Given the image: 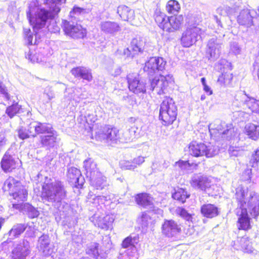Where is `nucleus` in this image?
Instances as JSON below:
<instances>
[{
	"mask_svg": "<svg viewBox=\"0 0 259 259\" xmlns=\"http://www.w3.org/2000/svg\"><path fill=\"white\" fill-rule=\"evenodd\" d=\"M66 0H44V7L36 8L32 4L28 7L27 17L35 32L47 24L48 30L56 33L60 27L56 24L55 18L61 10V6Z\"/></svg>",
	"mask_w": 259,
	"mask_h": 259,
	"instance_id": "1",
	"label": "nucleus"
},
{
	"mask_svg": "<svg viewBox=\"0 0 259 259\" xmlns=\"http://www.w3.org/2000/svg\"><path fill=\"white\" fill-rule=\"evenodd\" d=\"M246 194L247 192L242 187H238L236 189L235 197L238 202L237 214L239 217L238 221V228L244 230L250 228L248 212L253 218L259 215V195L251 192L247 199L246 198Z\"/></svg>",
	"mask_w": 259,
	"mask_h": 259,
	"instance_id": "2",
	"label": "nucleus"
},
{
	"mask_svg": "<svg viewBox=\"0 0 259 259\" xmlns=\"http://www.w3.org/2000/svg\"><path fill=\"white\" fill-rule=\"evenodd\" d=\"M28 131L33 138L39 136L38 141L34 144L36 148L56 150L59 147L60 139L50 124L34 121L29 124Z\"/></svg>",
	"mask_w": 259,
	"mask_h": 259,
	"instance_id": "3",
	"label": "nucleus"
},
{
	"mask_svg": "<svg viewBox=\"0 0 259 259\" xmlns=\"http://www.w3.org/2000/svg\"><path fill=\"white\" fill-rule=\"evenodd\" d=\"M41 197L44 202L51 203L58 211H63L62 201L66 197V191L62 182L46 177L42 186Z\"/></svg>",
	"mask_w": 259,
	"mask_h": 259,
	"instance_id": "4",
	"label": "nucleus"
},
{
	"mask_svg": "<svg viewBox=\"0 0 259 259\" xmlns=\"http://www.w3.org/2000/svg\"><path fill=\"white\" fill-rule=\"evenodd\" d=\"M83 167L87 178L92 186L97 190H103L108 186L106 178L98 170L97 164L93 159H85L83 161Z\"/></svg>",
	"mask_w": 259,
	"mask_h": 259,
	"instance_id": "5",
	"label": "nucleus"
},
{
	"mask_svg": "<svg viewBox=\"0 0 259 259\" xmlns=\"http://www.w3.org/2000/svg\"><path fill=\"white\" fill-rule=\"evenodd\" d=\"M154 18L158 26L168 32L178 30L184 20L182 15L168 17L158 8L154 12Z\"/></svg>",
	"mask_w": 259,
	"mask_h": 259,
	"instance_id": "6",
	"label": "nucleus"
},
{
	"mask_svg": "<svg viewBox=\"0 0 259 259\" xmlns=\"http://www.w3.org/2000/svg\"><path fill=\"white\" fill-rule=\"evenodd\" d=\"M208 128L211 137L215 140L222 138L229 141L236 136L232 124H228L219 120L209 124Z\"/></svg>",
	"mask_w": 259,
	"mask_h": 259,
	"instance_id": "7",
	"label": "nucleus"
},
{
	"mask_svg": "<svg viewBox=\"0 0 259 259\" xmlns=\"http://www.w3.org/2000/svg\"><path fill=\"white\" fill-rule=\"evenodd\" d=\"M177 107L173 99L166 97L160 105L159 119L164 125L172 124L176 119Z\"/></svg>",
	"mask_w": 259,
	"mask_h": 259,
	"instance_id": "8",
	"label": "nucleus"
},
{
	"mask_svg": "<svg viewBox=\"0 0 259 259\" xmlns=\"http://www.w3.org/2000/svg\"><path fill=\"white\" fill-rule=\"evenodd\" d=\"M190 154L195 157H200L205 155L206 157H211L217 154L218 147L211 144L208 145L195 141L192 142L189 146Z\"/></svg>",
	"mask_w": 259,
	"mask_h": 259,
	"instance_id": "9",
	"label": "nucleus"
},
{
	"mask_svg": "<svg viewBox=\"0 0 259 259\" xmlns=\"http://www.w3.org/2000/svg\"><path fill=\"white\" fill-rule=\"evenodd\" d=\"M95 138L98 141H105L111 143H117L120 142L121 136L119 131L115 127L110 125L101 126L96 132Z\"/></svg>",
	"mask_w": 259,
	"mask_h": 259,
	"instance_id": "10",
	"label": "nucleus"
},
{
	"mask_svg": "<svg viewBox=\"0 0 259 259\" xmlns=\"http://www.w3.org/2000/svg\"><path fill=\"white\" fill-rule=\"evenodd\" d=\"M150 90L154 91L158 95L165 94L167 88L169 84L174 82L173 76L170 74L165 76L160 74L158 76H155L152 79H150Z\"/></svg>",
	"mask_w": 259,
	"mask_h": 259,
	"instance_id": "11",
	"label": "nucleus"
},
{
	"mask_svg": "<svg viewBox=\"0 0 259 259\" xmlns=\"http://www.w3.org/2000/svg\"><path fill=\"white\" fill-rule=\"evenodd\" d=\"M104 241L107 242L105 246H100L97 242H91L87 245L86 252L96 259H105L109 250L111 247V243L109 238Z\"/></svg>",
	"mask_w": 259,
	"mask_h": 259,
	"instance_id": "12",
	"label": "nucleus"
},
{
	"mask_svg": "<svg viewBox=\"0 0 259 259\" xmlns=\"http://www.w3.org/2000/svg\"><path fill=\"white\" fill-rule=\"evenodd\" d=\"M235 98L243 109H248L252 112L257 113L259 111V100L249 96L245 91L237 92Z\"/></svg>",
	"mask_w": 259,
	"mask_h": 259,
	"instance_id": "13",
	"label": "nucleus"
},
{
	"mask_svg": "<svg viewBox=\"0 0 259 259\" xmlns=\"http://www.w3.org/2000/svg\"><path fill=\"white\" fill-rule=\"evenodd\" d=\"M31 253L30 242L23 239L14 244L11 253V259H27Z\"/></svg>",
	"mask_w": 259,
	"mask_h": 259,
	"instance_id": "14",
	"label": "nucleus"
},
{
	"mask_svg": "<svg viewBox=\"0 0 259 259\" xmlns=\"http://www.w3.org/2000/svg\"><path fill=\"white\" fill-rule=\"evenodd\" d=\"M166 62L161 57H151L146 62L144 71L149 76L159 74L165 69Z\"/></svg>",
	"mask_w": 259,
	"mask_h": 259,
	"instance_id": "15",
	"label": "nucleus"
},
{
	"mask_svg": "<svg viewBox=\"0 0 259 259\" xmlns=\"http://www.w3.org/2000/svg\"><path fill=\"white\" fill-rule=\"evenodd\" d=\"M202 30L199 27H187L181 37V44L184 47H190L201 38Z\"/></svg>",
	"mask_w": 259,
	"mask_h": 259,
	"instance_id": "16",
	"label": "nucleus"
},
{
	"mask_svg": "<svg viewBox=\"0 0 259 259\" xmlns=\"http://www.w3.org/2000/svg\"><path fill=\"white\" fill-rule=\"evenodd\" d=\"M62 26L65 34L73 38H82L86 35V30L77 23L63 20Z\"/></svg>",
	"mask_w": 259,
	"mask_h": 259,
	"instance_id": "17",
	"label": "nucleus"
},
{
	"mask_svg": "<svg viewBox=\"0 0 259 259\" xmlns=\"http://www.w3.org/2000/svg\"><path fill=\"white\" fill-rule=\"evenodd\" d=\"M20 160L12 148L9 149L3 157L1 164L3 170L10 171L18 166Z\"/></svg>",
	"mask_w": 259,
	"mask_h": 259,
	"instance_id": "18",
	"label": "nucleus"
},
{
	"mask_svg": "<svg viewBox=\"0 0 259 259\" xmlns=\"http://www.w3.org/2000/svg\"><path fill=\"white\" fill-rule=\"evenodd\" d=\"M128 87L130 91L135 94L146 92L145 83L141 81L139 75L136 73H130L127 75Z\"/></svg>",
	"mask_w": 259,
	"mask_h": 259,
	"instance_id": "19",
	"label": "nucleus"
},
{
	"mask_svg": "<svg viewBox=\"0 0 259 259\" xmlns=\"http://www.w3.org/2000/svg\"><path fill=\"white\" fill-rule=\"evenodd\" d=\"M191 185L195 189L205 191H207L211 186L208 178L200 173L195 174L192 176Z\"/></svg>",
	"mask_w": 259,
	"mask_h": 259,
	"instance_id": "20",
	"label": "nucleus"
},
{
	"mask_svg": "<svg viewBox=\"0 0 259 259\" xmlns=\"http://www.w3.org/2000/svg\"><path fill=\"white\" fill-rule=\"evenodd\" d=\"M221 44L216 38H212L209 39L206 51V56L208 60L212 61L216 60L220 56Z\"/></svg>",
	"mask_w": 259,
	"mask_h": 259,
	"instance_id": "21",
	"label": "nucleus"
},
{
	"mask_svg": "<svg viewBox=\"0 0 259 259\" xmlns=\"http://www.w3.org/2000/svg\"><path fill=\"white\" fill-rule=\"evenodd\" d=\"M144 46V40L140 37H137L132 39L130 48L124 50V55L127 57H133L135 55L143 51Z\"/></svg>",
	"mask_w": 259,
	"mask_h": 259,
	"instance_id": "22",
	"label": "nucleus"
},
{
	"mask_svg": "<svg viewBox=\"0 0 259 259\" xmlns=\"http://www.w3.org/2000/svg\"><path fill=\"white\" fill-rule=\"evenodd\" d=\"M67 179L69 183L75 185L76 187L81 188L84 182V179L81 175L79 169L71 167L68 169Z\"/></svg>",
	"mask_w": 259,
	"mask_h": 259,
	"instance_id": "23",
	"label": "nucleus"
},
{
	"mask_svg": "<svg viewBox=\"0 0 259 259\" xmlns=\"http://www.w3.org/2000/svg\"><path fill=\"white\" fill-rule=\"evenodd\" d=\"M181 231V228L173 220H166L162 226V232L167 237L177 236Z\"/></svg>",
	"mask_w": 259,
	"mask_h": 259,
	"instance_id": "24",
	"label": "nucleus"
},
{
	"mask_svg": "<svg viewBox=\"0 0 259 259\" xmlns=\"http://www.w3.org/2000/svg\"><path fill=\"white\" fill-rule=\"evenodd\" d=\"M90 219L96 226L106 230L112 228L114 221L113 217L110 215H106L103 217H97L96 215H95Z\"/></svg>",
	"mask_w": 259,
	"mask_h": 259,
	"instance_id": "25",
	"label": "nucleus"
},
{
	"mask_svg": "<svg viewBox=\"0 0 259 259\" xmlns=\"http://www.w3.org/2000/svg\"><path fill=\"white\" fill-rule=\"evenodd\" d=\"M100 27L103 33L112 36H114L121 30L119 24L114 21H102L100 24Z\"/></svg>",
	"mask_w": 259,
	"mask_h": 259,
	"instance_id": "26",
	"label": "nucleus"
},
{
	"mask_svg": "<svg viewBox=\"0 0 259 259\" xmlns=\"http://www.w3.org/2000/svg\"><path fill=\"white\" fill-rule=\"evenodd\" d=\"M253 17L248 9L242 10L237 17V22L240 25L249 28L253 25Z\"/></svg>",
	"mask_w": 259,
	"mask_h": 259,
	"instance_id": "27",
	"label": "nucleus"
},
{
	"mask_svg": "<svg viewBox=\"0 0 259 259\" xmlns=\"http://www.w3.org/2000/svg\"><path fill=\"white\" fill-rule=\"evenodd\" d=\"M259 162V149L254 151L250 156L249 161L247 164V168L243 172V176L245 177V180L247 181H251L252 169L249 167L255 168L258 166Z\"/></svg>",
	"mask_w": 259,
	"mask_h": 259,
	"instance_id": "28",
	"label": "nucleus"
},
{
	"mask_svg": "<svg viewBox=\"0 0 259 259\" xmlns=\"http://www.w3.org/2000/svg\"><path fill=\"white\" fill-rule=\"evenodd\" d=\"M13 208L22 210L30 219L37 218L39 214L37 209L29 203H24L23 205L13 203Z\"/></svg>",
	"mask_w": 259,
	"mask_h": 259,
	"instance_id": "29",
	"label": "nucleus"
},
{
	"mask_svg": "<svg viewBox=\"0 0 259 259\" xmlns=\"http://www.w3.org/2000/svg\"><path fill=\"white\" fill-rule=\"evenodd\" d=\"M10 194L15 200L12 202L13 206V203L23 205V202L26 200L28 193L23 187L20 186L16 188L14 192H10Z\"/></svg>",
	"mask_w": 259,
	"mask_h": 259,
	"instance_id": "30",
	"label": "nucleus"
},
{
	"mask_svg": "<svg viewBox=\"0 0 259 259\" xmlns=\"http://www.w3.org/2000/svg\"><path fill=\"white\" fill-rule=\"evenodd\" d=\"M71 73L75 77H80L88 81L92 79L91 70L84 67H77L71 70Z\"/></svg>",
	"mask_w": 259,
	"mask_h": 259,
	"instance_id": "31",
	"label": "nucleus"
},
{
	"mask_svg": "<svg viewBox=\"0 0 259 259\" xmlns=\"http://www.w3.org/2000/svg\"><path fill=\"white\" fill-rule=\"evenodd\" d=\"M38 248L46 255L51 254L50 240L49 235L42 234L38 240Z\"/></svg>",
	"mask_w": 259,
	"mask_h": 259,
	"instance_id": "32",
	"label": "nucleus"
},
{
	"mask_svg": "<svg viewBox=\"0 0 259 259\" xmlns=\"http://www.w3.org/2000/svg\"><path fill=\"white\" fill-rule=\"evenodd\" d=\"M117 13L123 20L129 21L132 23V25H135L132 23L135 16L134 10L125 6H121L117 8Z\"/></svg>",
	"mask_w": 259,
	"mask_h": 259,
	"instance_id": "33",
	"label": "nucleus"
},
{
	"mask_svg": "<svg viewBox=\"0 0 259 259\" xmlns=\"http://www.w3.org/2000/svg\"><path fill=\"white\" fill-rule=\"evenodd\" d=\"M201 212L206 218H213L219 214V210L214 204H206L201 207Z\"/></svg>",
	"mask_w": 259,
	"mask_h": 259,
	"instance_id": "34",
	"label": "nucleus"
},
{
	"mask_svg": "<svg viewBox=\"0 0 259 259\" xmlns=\"http://www.w3.org/2000/svg\"><path fill=\"white\" fill-rule=\"evenodd\" d=\"M152 200V197L146 193H140L135 196L136 203L144 207H151L153 205Z\"/></svg>",
	"mask_w": 259,
	"mask_h": 259,
	"instance_id": "35",
	"label": "nucleus"
},
{
	"mask_svg": "<svg viewBox=\"0 0 259 259\" xmlns=\"http://www.w3.org/2000/svg\"><path fill=\"white\" fill-rule=\"evenodd\" d=\"M89 13V10L81 8L77 6H74L70 12V17L72 20L76 22L79 21L84 17L85 14Z\"/></svg>",
	"mask_w": 259,
	"mask_h": 259,
	"instance_id": "36",
	"label": "nucleus"
},
{
	"mask_svg": "<svg viewBox=\"0 0 259 259\" xmlns=\"http://www.w3.org/2000/svg\"><path fill=\"white\" fill-rule=\"evenodd\" d=\"M239 6L234 5L232 7L228 6L227 5H223L219 7L217 10V13L222 16H230L233 15L237 10Z\"/></svg>",
	"mask_w": 259,
	"mask_h": 259,
	"instance_id": "37",
	"label": "nucleus"
},
{
	"mask_svg": "<svg viewBox=\"0 0 259 259\" xmlns=\"http://www.w3.org/2000/svg\"><path fill=\"white\" fill-rule=\"evenodd\" d=\"M245 131L249 138L256 140L259 138V125L248 123L245 127Z\"/></svg>",
	"mask_w": 259,
	"mask_h": 259,
	"instance_id": "38",
	"label": "nucleus"
},
{
	"mask_svg": "<svg viewBox=\"0 0 259 259\" xmlns=\"http://www.w3.org/2000/svg\"><path fill=\"white\" fill-rule=\"evenodd\" d=\"M27 229L25 224H17L13 226L9 232L10 239L19 237Z\"/></svg>",
	"mask_w": 259,
	"mask_h": 259,
	"instance_id": "39",
	"label": "nucleus"
},
{
	"mask_svg": "<svg viewBox=\"0 0 259 259\" xmlns=\"http://www.w3.org/2000/svg\"><path fill=\"white\" fill-rule=\"evenodd\" d=\"M80 91L78 89L70 88L66 89L65 92V97L67 98L69 100L74 101L76 103H79L81 99V94H79Z\"/></svg>",
	"mask_w": 259,
	"mask_h": 259,
	"instance_id": "40",
	"label": "nucleus"
},
{
	"mask_svg": "<svg viewBox=\"0 0 259 259\" xmlns=\"http://www.w3.org/2000/svg\"><path fill=\"white\" fill-rule=\"evenodd\" d=\"M88 199L95 205H100L104 204L106 201L110 199V198L103 195H96L93 192H90L88 195Z\"/></svg>",
	"mask_w": 259,
	"mask_h": 259,
	"instance_id": "41",
	"label": "nucleus"
},
{
	"mask_svg": "<svg viewBox=\"0 0 259 259\" xmlns=\"http://www.w3.org/2000/svg\"><path fill=\"white\" fill-rule=\"evenodd\" d=\"M201 18L197 14L189 13L186 17L187 27H198Z\"/></svg>",
	"mask_w": 259,
	"mask_h": 259,
	"instance_id": "42",
	"label": "nucleus"
},
{
	"mask_svg": "<svg viewBox=\"0 0 259 259\" xmlns=\"http://www.w3.org/2000/svg\"><path fill=\"white\" fill-rule=\"evenodd\" d=\"M139 236L138 235H131L126 237L121 243L123 248H127L131 246H135L139 242Z\"/></svg>",
	"mask_w": 259,
	"mask_h": 259,
	"instance_id": "43",
	"label": "nucleus"
},
{
	"mask_svg": "<svg viewBox=\"0 0 259 259\" xmlns=\"http://www.w3.org/2000/svg\"><path fill=\"white\" fill-rule=\"evenodd\" d=\"M172 197L174 199L177 200L182 203H184L186 199L189 198V194L185 189L178 188L175 190V192L172 194Z\"/></svg>",
	"mask_w": 259,
	"mask_h": 259,
	"instance_id": "44",
	"label": "nucleus"
},
{
	"mask_svg": "<svg viewBox=\"0 0 259 259\" xmlns=\"http://www.w3.org/2000/svg\"><path fill=\"white\" fill-rule=\"evenodd\" d=\"M18 184V182H16L15 180L13 178L9 177L4 182L3 189L5 192H13L16 188H18L19 186Z\"/></svg>",
	"mask_w": 259,
	"mask_h": 259,
	"instance_id": "45",
	"label": "nucleus"
},
{
	"mask_svg": "<svg viewBox=\"0 0 259 259\" xmlns=\"http://www.w3.org/2000/svg\"><path fill=\"white\" fill-rule=\"evenodd\" d=\"M180 9L179 3L176 0H169L166 6V10L169 14H175Z\"/></svg>",
	"mask_w": 259,
	"mask_h": 259,
	"instance_id": "46",
	"label": "nucleus"
},
{
	"mask_svg": "<svg viewBox=\"0 0 259 259\" xmlns=\"http://www.w3.org/2000/svg\"><path fill=\"white\" fill-rule=\"evenodd\" d=\"M176 213L189 223L192 222V214L182 207H179L176 209Z\"/></svg>",
	"mask_w": 259,
	"mask_h": 259,
	"instance_id": "47",
	"label": "nucleus"
},
{
	"mask_svg": "<svg viewBox=\"0 0 259 259\" xmlns=\"http://www.w3.org/2000/svg\"><path fill=\"white\" fill-rule=\"evenodd\" d=\"M127 130L130 132L131 136L134 140L140 137L141 128L138 126L137 122L131 123L128 126Z\"/></svg>",
	"mask_w": 259,
	"mask_h": 259,
	"instance_id": "48",
	"label": "nucleus"
},
{
	"mask_svg": "<svg viewBox=\"0 0 259 259\" xmlns=\"http://www.w3.org/2000/svg\"><path fill=\"white\" fill-rule=\"evenodd\" d=\"M150 217L146 212H142L141 215L138 219V222L140 225L142 231L147 230L149 224Z\"/></svg>",
	"mask_w": 259,
	"mask_h": 259,
	"instance_id": "49",
	"label": "nucleus"
},
{
	"mask_svg": "<svg viewBox=\"0 0 259 259\" xmlns=\"http://www.w3.org/2000/svg\"><path fill=\"white\" fill-rule=\"evenodd\" d=\"M21 106L17 103L12 104L7 108L6 113L10 118H13L15 115L20 112Z\"/></svg>",
	"mask_w": 259,
	"mask_h": 259,
	"instance_id": "50",
	"label": "nucleus"
},
{
	"mask_svg": "<svg viewBox=\"0 0 259 259\" xmlns=\"http://www.w3.org/2000/svg\"><path fill=\"white\" fill-rule=\"evenodd\" d=\"M240 243L241 245L240 249L242 250L243 252L246 253H251L252 252V248L250 244L249 241L247 238L243 237L241 238Z\"/></svg>",
	"mask_w": 259,
	"mask_h": 259,
	"instance_id": "51",
	"label": "nucleus"
},
{
	"mask_svg": "<svg viewBox=\"0 0 259 259\" xmlns=\"http://www.w3.org/2000/svg\"><path fill=\"white\" fill-rule=\"evenodd\" d=\"M29 128V125L28 126V128L26 129L23 127H21L18 130V137L20 139L22 140H25L30 138V137H32V135L30 134L29 131H28Z\"/></svg>",
	"mask_w": 259,
	"mask_h": 259,
	"instance_id": "52",
	"label": "nucleus"
},
{
	"mask_svg": "<svg viewBox=\"0 0 259 259\" xmlns=\"http://www.w3.org/2000/svg\"><path fill=\"white\" fill-rule=\"evenodd\" d=\"M121 168L123 169L134 170L136 168V165L132 163V161L123 160L120 162Z\"/></svg>",
	"mask_w": 259,
	"mask_h": 259,
	"instance_id": "53",
	"label": "nucleus"
},
{
	"mask_svg": "<svg viewBox=\"0 0 259 259\" xmlns=\"http://www.w3.org/2000/svg\"><path fill=\"white\" fill-rule=\"evenodd\" d=\"M0 97L3 98L6 101L10 99V95L8 92L7 89L2 83H0Z\"/></svg>",
	"mask_w": 259,
	"mask_h": 259,
	"instance_id": "54",
	"label": "nucleus"
},
{
	"mask_svg": "<svg viewBox=\"0 0 259 259\" xmlns=\"http://www.w3.org/2000/svg\"><path fill=\"white\" fill-rule=\"evenodd\" d=\"M26 58L33 63H39L42 61L41 58H39L36 54H33L30 50L27 54H26Z\"/></svg>",
	"mask_w": 259,
	"mask_h": 259,
	"instance_id": "55",
	"label": "nucleus"
},
{
	"mask_svg": "<svg viewBox=\"0 0 259 259\" xmlns=\"http://www.w3.org/2000/svg\"><path fill=\"white\" fill-rule=\"evenodd\" d=\"M26 225L27 226L26 235L28 237H33L36 230L35 226L34 224L31 223L26 224Z\"/></svg>",
	"mask_w": 259,
	"mask_h": 259,
	"instance_id": "56",
	"label": "nucleus"
},
{
	"mask_svg": "<svg viewBox=\"0 0 259 259\" xmlns=\"http://www.w3.org/2000/svg\"><path fill=\"white\" fill-rule=\"evenodd\" d=\"M24 34H25V39L27 42V43L29 45H32L33 44V36L32 33L30 32V30H24ZM36 36H35V37ZM36 42V38H35L34 41V44H35Z\"/></svg>",
	"mask_w": 259,
	"mask_h": 259,
	"instance_id": "57",
	"label": "nucleus"
},
{
	"mask_svg": "<svg viewBox=\"0 0 259 259\" xmlns=\"http://www.w3.org/2000/svg\"><path fill=\"white\" fill-rule=\"evenodd\" d=\"M175 165L178 166L181 170L183 171L188 169V168L191 166L188 161H184L182 160H180L176 162L175 163Z\"/></svg>",
	"mask_w": 259,
	"mask_h": 259,
	"instance_id": "58",
	"label": "nucleus"
},
{
	"mask_svg": "<svg viewBox=\"0 0 259 259\" xmlns=\"http://www.w3.org/2000/svg\"><path fill=\"white\" fill-rule=\"evenodd\" d=\"M123 100L128 105L131 107H134L137 104V100L134 96H123Z\"/></svg>",
	"mask_w": 259,
	"mask_h": 259,
	"instance_id": "59",
	"label": "nucleus"
},
{
	"mask_svg": "<svg viewBox=\"0 0 259 259\" xmlns=\"http://www.w3.org/2000/svg\"><path fill=\"white\" fill-rule=\"evenodd\" d=\"M131 135L130 132H129L127 129L126 130L123 132L121 136V138H120V142H128L133 141L134 139Z\"/></svg>",
	"mask_w": 259,
	"mask_h": 259,
	"instance_id": "60",
	"label": "nucleus"
},
{
	"mask_svg": "<svg viewBox=\"0 0 259 259\" xmlns=\"http://www.w3.org/2000/svg\"><path fill=\"white\" fill-rule=\"evenodd\" d=\"M241 48L236 42H232L230 45V52L235 54H239L241 52Z\"/></svg>",
	"mask_w": 259,
	"mask_h": 259,
	"instance_id": "61",
	"label": "nucleus"
},
{
	"mask_svg": "<svg viewBox=\"0 0 259 259\" xmlns=\"http://www.w3.org/2000/svg\"><path fill=\"white\" fill-rule=\"evenodd\" d=\"M132 163L136 165V168L138 166H140L145 161V157L143 156H138L135 158L132 161Z\"/></svg>",
	"mask_w": 259,
	"mask_h": 259,
	"instance_id": "62",
	"label": "nucleus"
},
{
	"mask_svg": "<svg viewBox=\"0 0 259 259\" xmlns=\"http://www.w3.org/2000/svg\"><path fill=\"white\" fill-rule=\"evenodd\" d=\"M44 95L47 96L49 100L54 98V93L50 88H47L45 90Z\"/></svg>",
	"mask_w": 259,
	"mask_h": 259,
	"instance_id": "63",
	"label": "nucleus"
},
{
	"mask_svg": "<svg viewBox=\"0 0 259 259\" xmlns=\"http://www.w3.org/2000/svg\"><path fill=\"white\" fill-rule=\"evenodd\" d=\"M229 152L231 156H238L239 155V152L235 150L234 147H230L229 149Z\"/></svg>",
	"mask_w": 259,
	"mask_h": 259,
	"instance_id": "64",
	"label": "nucleus"
}]
</instances>
